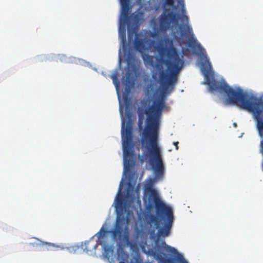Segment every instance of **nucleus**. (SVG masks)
I'll use <instances>...</instances> for the list:
<instances>
[{"label":"nucleus","instance_id":"obj_1","mask_svg":"<svg viewBox=\"0 0 263 263\" xmlns=\"http://www.w3.org/2000/svg\"><path fill=\"white\" fill-rule=\"evenodd\" d=\"M164 42L170 47L165 48L162 44L158 45L156 49L163 56L166 53L167 59H162V62L167 66V71L163 69L159 64L155 65L159 71V79L162 87L160 97L155 100L151 106L146 107L147 101L141 102L142 107L137 110L138 115V132H158L162 112L166 107L165 95L172 91L178 83L179 73L182 69L184 62L183 57H180L177 49L174 46L173 40L166 36Z\"/></svg>","mask_w":263,"mask_h":263},{"label":"nucleus","instance_id":"obj_2","mask_svg":"<svg viewBox=\"0 0 263 263\" xmlns=\"http://www.w3.org/2000/svg\"><path fill=\"white\" fill-rule=\"evenodd\" d=\"M201 60V71L205 78L204 83L209 85L210 90L224 92L228 97L229 103L251 113L256 122L258 132H263V94L258 97L253 93L245 92L239 87L235 90L225 82L211 79L212 66L206 54L202 53Z\"/></svg>","mask_w":263,"mask_h":263},{"label":"nucleus","instance_id":"obj_3","mask_svg":"<svg viewBox=\"0 0 263 263\" xmlns=\"http://www.w3.org/2000/svg\"><path fill=\"white\" fill-rule=\"evenodd\" d=\"M147 192L149 195V200L155 204L156 214V215L150 214L148 215V220L151 223H154L158 228L160 227L159 218L162 219L165 222V225L163 228L159 229L158 234L159 236H167L170 233L174 219L173 210L161 201L155 189L149 187Z\"/></svg>","mask_w":263,"mask_h":263},{"label":"nucleus","instance_id":"obj_4","mask_svg":"<svg viewBox=\"0 0 263 263\" xmlns=\"http://www.w3.org/2000/svg\"><path fill=\"white\" fill-rule=\"evenodd\" d=\"M140 133L142 134L141 145L147 151L146 153L143 154L145 159L148 160L157 177H163L164 173V166L161 150L158 145V133Z\"/></svg>","mask_w":263,"mask_h":263},{"label":"nucleus","instance_id":"obj_5","mask_svg":"<svg viewBox=\"0 0 263 263\" xmlns=\"http://www.w3.org/2000/svg\"><path fill=\"white\" fill-rule=\"evenodd\" d=\"M129 4H130L129 2ZM121 5H122L121 4ZM128 7L129 12L128 15L126 17H124L122 14V6H121V23L124 24V26L122 28L120 27L119 34L123 42H125L126 41L125 24H127L128 41L129 42H133L134 36H137V29L140 25V21L142 19V13L137 14L132 13L129 15L130 12L129 4H128Z\"/></svg>","mask_w":263,"mask_h":263},{"label":"nucleus","instance_id":"obj_6","mask_svg":"<svg viewBox=\"0 0 263 263\" xmlns=\"http://www.w3.org/2000/svg\"><path fill=\"white\" fill-rule=\"evenodd\" d=\"M134 133H121L123 151L124 165L125 171H129L134 163V152L133 148Z\"/></svg>","mask_w":263,"mask_h":263},{"label":"nucleus","instance_id":"obj_7","mask_svg":"<svg viewBox=\"0 0 263 263\" xmlns=\"http://www.w3.org/2000/svg\"><path fill=\"white\" fill-rule=\"evenodd\" d=\"M178 4L181 7L182 13V15L178 17V18L180 19L182 21H185L186 24H188L189 17L185 14V9L184 7V0H178ZM184 28L185 29V32L182 33V35L187 37L189 35H191L192 36L191 39L189 40V46L194 49H197L202 53V51H204V49L202 48L201 45L198 43L197 40L193 36L194 34L192 27L186 24L184 25Z\"/></svg>","mask_w":263,"mask_h":263},{"label":"nucleus","instance_id":"obj_8","mask_svg":"<svg viewBox=\"0 0 263 263\" xmlns=\"http://www.w3.org/2000/svg\"><path fill=\"white\" fill-rule=\"evenodd\" d=\"M177 14L172 11H167L164 9L158 17L159 31L162 34H166L171 27V24L178 25Z\"/></svg>","mask_w":263,"mask_h":263},{"label":"nucleus","instance_id":"obj_9","mask_svg":"<svg viewBox=\"0 0 263 263\" xmlns=\"http://www.w3.org/2000/svg\"><path fill=\"white\" fill-rule=\"evenodd\" d=\"M125 221V218L118 216L115 228L111 231V236L114 240H122L126 237H127V228L123 227V222Z\"/></svg>","mask_w":263,"mask_h":263},{"label":"nucleus","instance_id":"obj_10","mask_svg":"<svg viewBox=\"0 0 263 263\" xmlns=\"http://www.w3.org/2000/svg\"><path fill=\"white\" fill-rule=\"evenodd\" d=\"M134 117L132 113L127 110L125 113V117L122 119L121 132H133Z\"/></svg>","mask_w":263,"mask_h":263},{"label":"nucleus","instance_id":"obj_11","mask_svg":"<svg viewBox=\"0 0 263 263\" xmlns=\"http://www.w3.org/2000/svg\"><path fill=\"white\" fill-rule=\"evenodd\" d=\"M157 247L158 249H161L167 253L172 255H176L177 260L179 262L187 263L182 254L179 253L174 247L167 245L164 240H163L160 245H158Z\"/></svg>","mask_w":263,"mask_h":263},{"label":"nucleus","instance_id":"obj_12","mask_svg":"<svg viewBox=\"0 0 263 263\" xmlns=\"http://www.w3.org/2000/svg\"><path fill=\"white\" fill-rule=\"evenodd\" d=\"M102 242H96L93 238L82 242L81 248L83 251L89 255H91L95 252L98 245H101Z\"/></svg>","mask_w":263,"mask_h":263},{"label":"nucleus","instance_id":"obj_13","mask_svg":"<svg viewBox=\"0 0 263 263\" xmlns=\"http://www.w3.org/2000/svg\"><path fill=\"white\" fill-rule=\"evenodd\" d=\"M125 201L121 196H119L116 199V211L118 216L120 217L125 211Z\"/></svg>","mask_w":263,"mask_h":263},{"label":"nucleus","instance_id":"obj_14","mask_svg":"<svg viewBox=\"0 0 263 263\" xmlns=\"http://www.w3.org/2000/svg\"><path fill=\"white\" fill-rule=\"evenodd\" d=\"M152 255L160 262V263H173L171 258H165L164 254L161 252L153 251Z\"/></svg>","mask_w":263,"mask_h":263},{"label":"nucleus","instance_id":"obj_15","mask_svg":"<svg viewBox=\"0 0 263 263\" xmlns=\"http://www.w3.org/2000/svg\"><path fill=\"white\" fill-rule=\"evenodd\" d=\"M135 48L141 54L143 53V51L145 50V46L144 42L142 39L136 37L134 41Z\"/></svg>","mask_w":263,"mask_h":263},{"label":"nucleus","instance_id":"obj_16","mask_svg":"<svg viewBox=\"0 0 263 263\" xmlns=\"http://www.w3.org/2000/svg\"><path fill=\"white\" fill-rule=\"evenodd\" d=\"M41 245L44 247L43 250L46 251H54L57 250L60 247L53 243L47 242H41Z\"/></svg>","mask_w":263,"mask_h":263},{"label":"nucleus","instance_id":"obj_17","mask_svg":"<svg viewBox=\"0 0 263 263\" xmlns=\"http://www.w3.org/2000/svg\"><path fill=\"white\" fill-rule=\"evenodd\" d=\"M142 59L144 63L151 66H154V57L147 53H142Z\"/></svg>","mask_w":263,"mask_h":263},{"label":"nucleus","instance_id":"obj_18","mask_svg":"<svg viewBox=\"0 0 263 263\" xmlns=\"http://www.w3.org/2000/svg\"><path fill=\"white\" fill-rule=\"evenodd\" d=\"M122 6V14L124 17L127 16L129 12V0H120Z\"/></svg>","mask_w":263,"mask_h":263},{"label":"nucleus","instance_id":"obj_19","mask_svg":"<svg viewBox=\"0 0 263 263\" xmlns=\"http://www.w3.org/2000/svg\"><path fill=\"white\" fill-rule=\"evenodd\" d=\"M107 231L103 227H102L100 230L99 232L97 233V236L99 239L98 242H101V239L105 236Z\"/></svg>","mask_w":263,"mask_h":263},{"label":"nucleus","instance_id":"obj_20","mask_svg":"<svg viewBox=\"0 0 263 263\" xmlns=\"http://www.w3.org/2000/svg\"><path fill=\"white\" fill-rule=\"evenodd\" d=\"M132 83V80L131 79L130 73L129 72H127L126 74V79L125 81V84L128 87H129V85Z\"/></svg>","mask_w":263,"mask_h":263},{"label":"nucleus","instance_id":"obj_21","mask_svg":"<svg viewBox=\"0 0 263 263\" xmlns=\"http://www.w3.org/2000/svg\"><path fill=\"white\" fill-rule=\"evenodd\" d=\"M118 73L117 72H115L111 76V78L112 79L113 82L115 86L117 87L119 85V81L118 80Z\"/></svg>","mask_w":263,"mask_h":263},{"label":"nucleus","instance_id":"obj_22","mask_svg":"<svg viewBox=\"0 0 263 263\" xmlns=\"http://www.w3.org/2000/svg\"><path fill=\"white\" fill-rule=\"evenodd\" d=\"M165 5L169 6H173L174 4V0H165Z\"/></svg>","mask_w":263,"mask_h":263},{"label":"nucleus","instance_id":"obj_23","mask_svg":"<svg viewBox=\"0 0 263 263\" xmlns=\"http://www.w3.org/2000/svg\"><path fill=\"white\" fill-rule=\"evenodd\" d=\"M124 102L126 104L127 107L128 106L129 100L127 96L124 97Z\"/></svg>","mask_w":263,"mask_h":263},{"label":"nucleus","instance_id":"obj_24","mask_svg":"<svg viewBox=\"0 0 263 263\" xmlns=\"http://www.w3.org/2000/svg\"><path fill=\"white\" fill-rule=\"evenodd\" d=\"M178 143H179L178 142H173V144L175 146L176 150L178 149Z\"/></svg>","mask_w":263,"mask_h":263},{"label":"nucleus","instance_id":"obj_25","mask_svg":"<svg viewBox=\"0 0 263 263\" xmlns=\"http://www.w3.org/2000/svg\"><path fill=\"white\" fill-rule=\"evenodd\" d=\"M152 77L155 80H156L157 78V73H154L152 75Z\"/></svg>","mask_w":263,"mask_h":263},{"label":"nucleus","instance_id":"obj_26","mask_svg":"<svg viewBox=\"0 0 263 263\" xmlns=\"http://www.w3.org/2000/svg\"><path fill=\"white\" fill-rule=\"evenodd\" d=\"M30 245L32 246L33 247H34V246H37V243H30Z\"/></svg>","mask_w":263,"mask_h":263},{"label":"nucleus","instance_id":"obj_27","mask_svg":"<svg viewBox=\"0 0 263 263\" xmlns=\"http://www.w3.org/2000/svg\"><path fill=\"white\" fill-rule=\"evenodd\" d=\"M119 263H125L124 259H122V260H120Z\"/></svg>","mask_w":263,"mask_h":263},{"label":"nucleus","instance_id":"obj_28","mask_svg":"<svg viewBox=\"0 0 263 263\" xmlns=\"http://www.w3.org/2000/svg\"><path fill=\"white\" fill-rule=\"evenodd\" d=\"M233 125H234V126H235V127L237 126V125H236V123H234L233 124Z\"/></svg>","mask_w":263,"mask_h":263}]
</instances>
